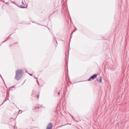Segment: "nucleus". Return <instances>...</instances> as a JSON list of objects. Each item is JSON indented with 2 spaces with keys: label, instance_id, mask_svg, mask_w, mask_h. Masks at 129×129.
I'll use <instances>...</instances> for the list:
<instances>
[{
  "label": "nucleus",
  "instance_id": "nucleus-6",
  "mask_svg": "<svg viewBox=\"0 0 129 129\" xmlns=\"http://www.w3.org/2000/svg\"><path fill=\"white\" fill-rule=\"evenodd\" d=\"M36 108H39V107L37 106L34 107V109H36Z\"/></svg>",
  "mask_w": 129,
  "mask_h": 129
},
{
  "label": "nucleus",
  "instance_id": "nucleus-9",
  "mask_svg": "<svg viewBox=\"0 0 129 129\" xmlns=\"http://www.w3.org/2000/svg\"><path fill=\"white\" fill-rule=\"evenodd\" d=\"M24 1H22V5H24Z\"/></svg>",
  "mask_w": 129,
  "mask_h": 129
},
{
  "label": "nucleus",
  "instance_id": "nucleus-5",
  "mask_svg": "<svg viewBox=\"0 0 129 129\" xmlns=\"http://www.w3.org/2000/svg\"><path fill=\"white\" fill-rule=\"evenodd\" d=\"M73 33H74V31L72 32V33L70 35V38L72 37V34H73Z\"/></svg>",
  "mask_w": 129,
  "mask_h": 129
},
{
  "label": "nucleus",
  "instance_id": "nucleus-3",
  "mask_svg": "<svg viewBox=\"0 0 129 129\" xmlns=\"http://www.w3.org/2000/svg\"><path fill=\"white\" fill-rule=\"evenodd\" d=\"M52 127L53 124H52V123H49L47 126L46 129H52Z\"/></svg>",
  "mask_w": 129,
  "mask_h": 129
},
{
  "label": "nucleus",
  "instance_id": "nucleus-10",
  "mask_svg": "<svg viewBox=\"0 0 129 129\" xmlns=\"http://www.w3.org/2000/svg\"><path fill=\"white\" fill-rule=\"evenodd\" d=\"M29 74V75H30V76H32V74Z\"/></svg>",
  "mask_w": 129,
  "mask_h": 129
},
{
  "label": "nucleus",
  "instance_id": "nucleus-13",
  "mask_svg": "<svg viewBox=\"0 0 129 129\" xmlns=\"http://www.w3.org/2000/svg\"><path fill=\"white\" fill-rule=\"evenodd\" d=\"M21 111H19V112H20Z\"/></svg>",
  "mask_w": 129,
  "mask_h": 129
},
{
  "label": "nucleus",
  "instance_id": "nucleus-12",
  "mask_svg": "<svg viewBox=\"0 0 129 129\" xmlns=\"http://www.w3.org/2000/svg\"><path fill=\"white\" fill-rule=\"evenodd\" d=\"M60 95V93H58V95Z\"/></svg>",
  "mask_w": 129,
  "mask_h": 129
},
{
  "label": "nucleus",
  "instance_id": "nucleus-2",
  "mask_svg": "<svg viewBox=\"0 0 129 129\" xmlns=\"http://www.w3.org/2000/svg\"><path fill=\"white\" fill-rule=\"evenodd\" d=\"M97 77V75L95 74L91 77L88 80V81H91V80H94L95 78Z\"/></svg>",
  "mask_w": 129,
  "mask_h": 129
},
{
  "label": "nucleus",
  "instance_id": "nucleus-7",
  "mask_svg": "<svg viewBox=\"0 0 129 129\" xmlns=\"http://www.w3.org/2000/svg\"><path fill=\"white\" fill-rule=\"evenodd\" d=\"M21 9H25V7H21Z\"/></svg>",
  "mask_w": 129,
  "mask_h": 129
},
{
  "label": "nucleus",
  "instance_id": "nucleus-8",
  "mask_svg": "<svg viewBox=\"0 0 129 129\" xmlns=\"http://www.w3.org/2000/svg\"><path fill=\"white\" fill-rule=\"evenodd\" d=\"M37 98H39V95H36Z\"/></svg>",
  "mask_w": 129,
  "mask_h": 129
},
{
  "label": "nucleus",
  "instance_id": "nucleus-1",
  "mask_svg": "<svg viewBox=\"0 0 129 129\" xmlns=\"http://www.w3.org/2000/svg\"><path fill=\"white\" fill-rule=\"evenodd\" d=\"M23 75H24V72L22 70H18L16 71V75L15 79L17 81H19L22 79V77H23Z\"/></svg>",
  "mask_w": 129,
  "mask_h": 129
},
{
  "label": "nucleus",
  "instance_id": "nucleus-11",
  "mask_svg": "<svg viewBox=\"0 0 129 129\" xmlns=\"http://www.w3.org/2000/svg\"><path fill=\"white\" fill-rule=\"evenodd\" d=\"M37 83H38V84L39 85V83H38V81H37Z\"/></svg>",
  "mask_w": 129,
  "mask_h": 129
},
{
  "label": "nucleus",
  "instance_id": "nucleus-4",
  "mask_svg": "<svg viewBox=\"0 0 129 129\" xmlns=\"http://www.w3.org/2000/svg\"><path fill=\"white\" fill-rule=\"evenodd\" d=\"M97 81L98 82H100L101 83V82L102 81V77H99L97 79Z\"/></svg>",
  "mask_w": 129,
  "mask_h": 129
}]
</instances>
